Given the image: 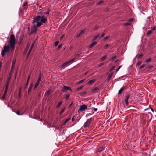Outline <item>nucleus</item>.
Masks as SVG:
<instances>
[{
    "label": "nucleus",
    "mask_w": 156,
    "mask_h": 156,
    "mask_svg": "<svg viewBox=\"0 0 156 156\" xmlns=\"http://www.w3.org/2000/svg\"><path fill=\"white\" fill-rule=\"evenodd\" d=\"M16 43V40L15 38L14 35L12 34L10 37L9 44L5 45L4 47V48L1 52V55L2 57L5 56V52H8L9 51H12L15 48V45Z\"/></svg>",
    "instance_id": "nucleus-1"
},
{
    "label": "nucleus",
    "mask_w": 156,
    "mask_h": 156,
    "mask_svg": "<svg viewBox=\"0 0 156 156\" xmlns=\"http://www.w3.org/2000/svg\"><path fill=\"white\" fill-rule=\"evenodd\" d=\"M42 13V12L38 13V16H36L32 22L33 24H34L35 22H38L39 20H41V19L42 17L41 15Z\"/></svg>",
    "instance_id": "nucleus-2"
},
{
    "label": "nucleus",
    "mask_w": 156,
    "mask_h": 156,
    "mask_svg": "<svg viewBox=\"0 0 156 156\" xmlns=\"http://www.w3.org/2000/svg\"><path fill=\"white\" fill-rule=\"evenodd\" d=\"M92 118H91L87 120L86 122L84 124V128L88 127L90 125L91 122L92 120Z\"/></svg>",
    "instance_id": "nucleus-3"
},
{
    "label": "nucleus",
    "mask_w": 156,
    "mask_h": 156,
    "mask_svg": "<svg viewBox=\"0 0 156 156\" xmlns=\"http://www.w3.org/2000/svg\"><path fill=\"white\" fill-rule=\"evenodd\" d=\"M70 64L69 63V62L67 61L66 62L64 63V64L61 65L60 68L62 69H64L68 66Z\"/></svg>",
    "instance_id": "nucleus-4"
},
{
    "label": "nucleus",
    "mask_w": 156,
    "mask_h": 156,
    "mask_svg": "<svg viewBox=\"0 0 156 156\" xmlns=\"http://www.w3.org/2000/svg\"><path fill=\"white\" fill-rule=\"evenodd\" d=\"M87 108V105L85 104H83L80 106V108L78 111L83 112Z\"/></svg>",
    "instance_id": "nucleus-5"
},
{
    "label": "nucleus",
    "mask_w": 156,
    "mask_h": 156,
    "mask_svg": "<svg viewBox=\"0 0 156 156\" xmlns=\"http://www.w3.org/2000/svg\"><path fill=\"white\" fill-rule=\"evenodd\" d=\"M37 27L35 25H34L31 28V31L30 34L36 32Z\"/></svg>",
    "instance_id": "nucleus-6"
},
{
    "label": "nucleus",
    "mask_w": 156,
    "mask_h": 156,
    "mask_svg": "<svg viewBox=\"0 0 156 156\" xmlns=\"http://www.w3.org/2000/svg\"><path fill=\"white\" fill-rule=\"evenodd\" d=\"M42 17L41 19V23H45L47 21V19L46 17H45L44 15L42 14V13L41 15Z\"/></svg>",
    "instance_id": "nucleus-7"
},
{
    "label": "nucleus",
    "mask_w": 156,
    "mask_h": 156,
    "mask_svg": "<svg viewBox=\"0 0 156 156\" xmlns=\"http://www.w3.org/2000/svg\"><path fill=\"white\" fill-rule=\"evenodd\" d=\"M64 88L62 89V91L63 92H65L66 91H67L68 90H71L70 88L68 87L64 86Z\"/></svg>",
    "instance_id": "nucleus-8"
},
{
    "label": "nucleus",
    "mask_w": 156,
    "mask_h": 156,
    "mask_svg": "<svg viewBox=\"0 0 156 156\" xmlns=\"http://www.w3.org/2000/svg\"><path fill=\"white\" fill-rule=\"evenodd\" d=\"M130 95L129 94L127 95L126 97V98L125 100V101L126 105H128V100L130 97Z\"/></svg>",
    "instance_id": "nucleus-9"
},
{
    "label": "nucleus",
    "mask_w": 156,
    "mask_h": 156,
    "mask_svg": "<svg viewBox=\"0 0 156 156\" xmlns=\"http://www.w3.org/2000/svg\"><path fill=\"white\" fill-rule=\"evenodd\" d=\"M16 61H14L13 60L12 61V65L11 68V69L10 72L13 71V68L15 64Z\"/></svg>",
    "instance_id": "nucleus-10"
},
{
    "label": "nucleus",
    "mask_w": 156,
    "mask_h": 156,
    "mask_svg": "<svg viewBox=\"0 0 156 156\" xmlns=\"http://www.w3.org/2000/svg\"><path fill=\"white\" fill-rule=\"evenodd\" d=\"M97 43L96 41H94L93 42L89 45V48H91L93 47V46L96 45L97 44Z\"/></svg>",
    "instance_id": "nucleus-11"
},
{
    "label": "nucleus",
    "mask_w": 156,
    "mask_h": 156,
    "mask_svg": "<svg viewBox=\"0 0 156 156\" xmlns=\"http://www.w3.org/2000/svg\"><path fill=\"white\" fill-rule=\"evenodd\" d=\"M33 85V84L32 83H31V84H30V85L29 87V89H28V94H29V93L31 92V91L32 90V88Z\"/></svg>",
    "instance_id": "nucleus-12"
},
{
    "label": "nucleus",
    "mask_w": 156,
    "mask_h": 156,
    "mask_svg": "<svg viewBox=\"0 0 156 156\" xmlns=\"http://www.w3.org/2000/svg\"><path fill=\"white\" fill-rule=\"evenodd\" d=\"M40 81H38V80H37V82H36L35 84V86L34 87V90H35L36 89V88L39 85L40 83Z\"/></svg>",
    "instance_id": "nucleus-13"
},
{
    "label": "nucleus",
    "mask_w": 156,
    "mask_h": 156,
    "mask_svg": "<svg viewBox=\"0 0 156 156\" xmlns=\"http://www.w3.org/2000/svg\"><path fill=\"white\" fill-rule=\"evenodd\" d=\"M105 148V146L100 147L98 149V151L99 152H101L103 151Z\"/></svg>",
    "instance_id": "nucleus-14"
},
{
    "label": "nucleus",
    "mask_w": 156,
    "mask_h": 156,
    "mask_svg": "<svg viewBox=\"0 0 156 156\" xmlns=\"http://www.w3.org/2000/svg\"><path fill=\"white\" fill-rule=\"evenodd\" d=\"M96 80L95 79H93L91 80H89L88 82V83L89 85L92 84Z\"/></svg>",
    "instance_id": "nucleus-15"
},
{
    "label": "nucleus",
    "mask_w": 156,
    "mask_h": 156,
    "mask_svg": "<svg viewBox=\"0 0 156 156\" xmlns=\"http://www.w3.org/2000/svg\"><path fill=\"white\" fill-rule=\"evenodd\" d=\"M84 33V30H81L80 31V33L77 35L76 37H79L81 35L83 34Z\"/></svg>",
    "instance_id": "nucleus-16"
},
{
    "label": "nucleus",
    "mask_w": 156,
    "mask_h": 156,
    "mask_svg": "<svg viewBox=\"0 0 156 156\" xmlns=\"http://www.w3.org/2000/svg\"><path fill=\"white\" fill-rule=\"evenodd\" d=\"M124 87H122L118 91V95L121 94L122 93V92L124 91Z\"/></svg>",
    "instance_id": "nucleus-17"
},
{
    "label": "nucleus",
    "mask_w": 156,
    "mask_h": 156,
    "mask_svg": "<svg viewBox=\"0 0 156 156\" xmlns=\"http://www.w3.org/2000/svg\"><path fill=\"white\" fill-rule=\"evenodd\" d=\"M70 119H71V117H69L67 119L64 121V122L63 124V125H65L66 124V123L68 122Z\"/></svg>",
    "instance_id": "nucleus-18"
},
{
    "label": "nucleus",
    "mask_w": 156,
    "mask_h": 156,
    "mask_svg": "<svg viewBox=\"0 0 156 156\" xmlns=\"http://www.w3.org/2000/svg\"><path fill=\"white\" fill-rule=\"evenodd\" d=\"M107 57V56L105 55L103 57H102L101 58H100V61H104L105 58Z\"/></svg>",
    "instance_id": "nucleus-19"
},
{
    "label": "nucleus",
    "mask_w": 156,
    "mask_h": 156,
    "mask_svg": "<svg viewBox=\"0 0 156 156\" xmlns=\"http://www.w3.org/2000/svg\"><path fill=\"white\" fill-rule=\"evenodd\" d=\"M37 22L36 26L37 27H38L40 26H41L42 24V23H41V22Z\"/></svg>",
    "instance_id": "nucleus-20"
},
{
    "label": "nucleus",
    "mask_w": 156,
    "mask_h": 156,
    "mask_svg": "<svg viewBox=\"0 0 156 156\" xmlns=\"http://www.w3.org/2000/svg\"><path fill=\"white\" fill-rule=\"evenodd\" d=\"M41 77H42V73H41V72L40 73V74H39V78H38V80H38V81H41Z\"/></svg>",
    "instance_id": "nucleus-21"
},
{
    "label": "nucleus",
    "mask_w": 156,
    "mask_h": 156,
    "mask_svg": "<svg viewBox=\"0 0 156 156\" xmlns=\"http://www.w3.org/2000/svg\"><path fill=\"white\" fill-rule=\"evenodd\" d=\"M15 112L18 115H20L23 114V113H20V111L19 110H17L16 112Z\"/></svg>",
    "instance_id": "nucleus-22"
},
{
    "label": "nucleus",
    "mask_w": 156,
    "mask_h": 156,
    "mask_svg": "<svg viewBox=\"0 0 156 156\" xmlns=\"http://www.w3.org/2000/svg\"><path fill=\"white\" fill-rule=\"evenodd\" d=\"M99 37V34H98L97 35L95 36L93 39V41H94L96 40Z\"/></svg>",
    "instance_id": "nucleus-23"
},
{
    "label": "nucleus",
    "mask_w": 156,
    "mask_h": 156,
    "mask_svg": "<svg viewBox=\"0 0 156 156\" xmlns=\"http://www.w3.org/2000/svg\"><path fill=\"white\" fill-rule=\"evenodd\" d=\"M62 101H60L59 103L57 105V108H59L61 105H62Z\"/></svg>",
    "instance_id": "nucleus-24"
},
{
    "label": "nucleus",
    "mask_w": 156,
    "mask_h": 156,
    "mask_svg": "<svg viewBox=\"0 0 156 156\" xmlns=\"http://www.w3.org/2000/svg\"><path fill=\"white\" fill-rule=\"evenodd\" d=\"M51 91V89H50L46 92V94L48 95H49Z\"/></svg>",
    "instance_id": "nucleus-25"
},
{
    "label": "nucleus",
    "mask_w": 156,
    "mask_h": 156,
    "mask_svg": "<svg viewBox=\"0 0 156 156\" xmlns=\"http://www.w3.org/2000/svg\"><path fill=\"white\" fill-rule=\"evenodd\" d=\"M152 32V31L151 30H149L147 31V34L149 35L151 34Z\"/></svg>",
    "instance_id": "nucleus-26"
},
{
    "label": "nucleus",
    "mask_w": 156,
    "mask_h": 156,
    "mask_svg": "<svg viewBox=\"0 0 156 156\" xmlns=\"http://www.w3.org/2000/svg\"><path fill=\"white\" fill-rule=\"evenodd\" d=\"M113 73L112 72L109 75L108 77L109 79H110L112 76L113 75Z\"/></svg>",
    "instance_id": "nucleus-27"
},
{
    "label": "nucleus",
    "mask_w": 156,
    "mask_h": 156,
    "mask_svg": "<svg viewBox=\"0 0 156 156\" xmlns=\"http://www.w3.org/2000/svg\"><path fill=\"white\" fill-rule=\"evenodd\" d=\"M116 58V56H114L112 57L110 59V60L111 61H113Z\"/></svg>",
    "instance_id": "nucleus-28"
},
{
    "label": "nucleus",
    "mask_w": 156,
    "mask_h": 156,
    "mask_svg": "<svg viewBox=\"0 0 156 156\" xmlns=\"http://www.w3.org/2000/svg\"><path fill=\"white\" fill-rule=\"evenodd\" d=\"M69 96H70L69 94H68L66 95V98H65V99L66 100H68V99H69Z\"/></svg>",
    "instance_id": "nucleus-29"
},
{
    "label": "nucleus",
    "mask_w": 156,
    "mask_h": 156,
    "mask_svg": "<svg viewBox=\"0 0 156 156\" xmlns=\"http://www.w3.org/2000/svg\"><path fill=\"white\" fill-rule=\"evenodd\" d=\"M99 89V88L98 87H96L95 88H94V89H93L92 91H94L95 90H97Z\"/></svg>",
    "instance_id": "nucleus-30"
},
{
    "label": "nucleus",
    "mask_w": 156,
    "mask_h": 156,
    "mask_svg": "<svg viewBox=\"0 0 156 156\" xmlns=\"http://www.w3.org/2000/svg\"><path fill=\"white\" fill-rule=\"evenodd\" d=\"M85 80H86V79H83V80H81V81H79V82H78V84H80V83H82L84 81H85Z\"/></svg>",
    "instance_id": "nucleus-31"
},
{
    "label": "nucleus",
    "mask_w": 156,
    "mask_h": 156,
    "mask_svg": "<svg viewBox=\"0 0 156 156\" xmlns=\"http://www.w3.org/2000/svg\"><path fill=\"white\" fill-rule=\"evenodd\" d=\"M152 60V59L151 58H148V59H147L145 62H149L150 61H151V60Z\"/></svg>",
    "instance_id": "nucleus-32"
},
{
    "label": "nucleus",
    "mask_w": 156,
    "mask_h": 156,
    "mask_svg": "<svg viewBox=\"0 0 156 156\" xmlns=\"http://www.w3.org/2000/svg\"><path fill=\"white\" fill-rule=\"evenodd\" d=\"M146 66V65L145 64H143L140 67V68L139 69H141L143 68H144V67H145Z\"/></svg>",
    "instance_id": "nucleus-33"
},
{
    "label": "nucleus",
    "mask_w": 156,
    "mask_h": 156,
    "mask_svg": "<svg viewBox=\"0 0 156 156\" xmlns=\"http://www.w3.org/2000/svg\"><path fill=\"white\" fill-rule=\"evenodd\" d=\"M65 108H64L61 111V112H60V115L62 114L64 112V111H65Z\"/></svg>",
    "instance_id": "nucleus-34"
},
{
    "label": "nucleus",
    "mask_w": 156,
    "mask_h": 156,
    "mask_svg": "<svg viewBox=\"0 0 156 156\" xmlns=\"http://www.w3.org/2000/svg\"><path fill=\"white\" fill-rule=\"evenodd\" d=\"M143 56V55L142 54H140L138 56V58H141Z\"/></svg>",
    "instance_id": "nucleus-35"
},
{
    "label": "nucleus",
    "mask_w": 156,
    "mask_h": 156,
    "mask_svg": "<svg viewBox=\"0 0 156 156\" xmlns=\"http://www.w3.org/2000/svg\"><path fill=\"white\" fill-rule=\"evenodd\" d=\"M59 42L58 41H57L56 42H55L54 44L55 46H57L59 44Z\"/></svg>",
    "instance_id": "nucleus-36"
},
{
    "label": "nucleus",
    "mask_w": 156,
    "mask_h": 156,
    "mask_svg": "<svg viewBox=\"0 0 156 156\" xmlns=\"http://www.w3.org/2000/svg\"><path fill=\"white\" fill-rule=\"evenodd\" d=\"M131 24V23H126L124 24V26H127L128 25H129Z\"/></svg>",
    "instance_id": "nucleus-37"
},
{
    "label": "nucleus",
    "mask_w": 156,
    "mask_h": 156,
    "mask_svg": "<svg viewBox=\"0 0 156 156\" xmlns=\"http://www.w3.org/2000/svg\"><path fill=\"white\" fill-rule=\"evenodd\" d=\"M28 83H29V82H28V81H27V82L26 84L25 85V86L24 88V89H25L27 87L28 85Z\"/></svg>",
    "instance_id": "nucleus-38"
},
{
    "label": "nucleus",
    "mask_w": 156,
    "mask_h": 156,
    "mask_svg": "<svg viewBox=\"0 0 156 156\" xmlns=\"http://www.w3.org/2000/svg\"><path fill=\"white\" fill-rule=\"evenodd\" d=\"M142 63L141 61H139L137 63L136 65L137 66H139Z\"/></svg>",
    "instance_id": "nucleus-39"
},
{
    "label": "nucleus",
    "mask_w": 156,
    "mask_h": 156,
    "mask_svg": "<svg viewBox=\"0 0 156 156\" xmlns=\"http://www.w3.org/2000/svg\"><path fill=\"white\" fill-rule=\"evenodd\" d=\"M122 66H120L118 68L116 69V72H117V71H118L119 70V69H120V68L122 67Z\"/></svg>",
    "instance_id": "nucleus-40"
},
{
    "label": "nucleus",
    "mask_w": 156,
    "mask_h": 156,
    "mask_svg": "<svg viewBox=\"0 0 156 156\" xmlns=\"http://www.w3.org/2000/svg\"><path fill=\"white\" fill-rule=\"evenodd\" d=\"M134 19L133 18H131L129 20V21L130 22H133L134 20Z\"/></svg>",
    "instance_id": "nucleus-41"
},
{
    "label": "nucleus",
    "mask_w": 156,
    "mask_h": 156,
    "mask_svg": "<svg viewBox=\"0 0 156 156\" xmlns=\"http://www.w3.org/2000/svg\"><path fill=\"white\" fill-rule=\"evenodd\" d=\"M115 66H112L110 69V70L111 71H112L114 69H115Z\"/></svg>",
    "instance_id": "nucleus-42"
},
{
    "label": "nucleus",
    "mask_w": 156,
    "mask_h": 156,
    "mask_svg": "<svg viewBox=\"0 0 156 156\" xmlns=\"http://www.w3.org/2000/svg\"><path fill=\"white\" fill-rule=\"evenodd\" d=\"M32 50V49H31V48H30V50H29V51L28 52V54H27V55H30V52H31V51Z\"/></svg>",
    "instance_id": "nucleus-43"
},
{
    "label": "nucleus",
    "mask_w": 156,
    "mask_h": 156,
    "mask_svg": "<svg viewBox=\"0 0 156 156\" xmlns=\"http://www.w3.org/2000/svg\"><path fill=\"white\" fill-rule=\"evenodd\" d=\"M75 59V58H73L72 59H71L70 61H68V62H69V63L70 64V63L71 62H73Z\"/></svg>",
    "instance_id": "nucleus-44"
},
{
    "label": "nucleus",
    "mask_w": 156,
    "mask_h": 156,
    "mask_svg": "<svg viewBox=\"0 0 156 156\" xmlns=\"http://www.w3.org/2000/svg\"><path fill=\"white\" fill-rule=\"evenodd\" d=\"M109 36H107L106 37H105L104 38V39L105 40H107V39H108L109 38Z\"/></svg>",
    "instance_id": "nucleus-45"
},
{
    "label": "nucleus",
    "mask_w": 156,
    "mask_h": 156,
    "mask_svg": "<svg viewBox=\"0 0 156 156\" xmlns=\"http://www.w3.org/2000/svg\"><path fill=\"white\" fill-rule=\"evenodd\" d=\"M109 45H110L109 44H106L104 46V47L105 48H107L108 46H109Z\"/></svg>",
    "instance_id": "nucleus-46"
},
{
    "label": "nucleus",
    "mask_w": 156,
    "mask_h": 156,
    "mask_svg": "<svg viewBox=\"0 0 156 156\" xmlns=\"http://www.w3.org/2000/svg\"><path fill=\"white\" fill-rule=\"evenodd\" d=\"M27 2H25L23 4V6L25 7L27 5Z\"/></svg>",
    "instance_id": "nucleus-47"
},
{
    "label": "nucleus",
    "mask_w": 156,
    "mask_h": 156,
    "mask_svg": "<svg viewBox=\"0 0 156 156\" xmlns=\"http://www.w3.org/2000/svg\"><path fill=\"white\" fill-rule=\"evenodd\" d=\"M104 2V1H103V0H101L99 2H98V4H101L102 3H103V2Z\"/></svg>",
    "instance_id": "nucleus-48"
},
{
    "label": "nucleus",
    "mask_w": 156,
    "mask_h": 156,
    "mask_svg": "<svg viewBox=\"0 0 156 156\" xmlns=\"http://www.w3.org/2000/svg\"><path fill=\"white\" fill-rule=\"evenodd\" d=\"M104 64V63H101L100 64L98 65V66L99 67H100L101 66L103 65Z\"/></svg>",
    "instance_id": "nucleus-49"
},
{
    "label": "nucleus",
    "mask_w": 156,
    "mask_h": 156,
    "mask_svg": "<svg viewBox=\"0 0 156 156\" xmlns=\"http://www.w3.org/2000/svg\"><path fill=\"white\" fill-rule=\"evenodd\" d=\"M83 87V86H81V87L78 88V90H80V89H81Z\"/></svg>",
    "instance_id": "nucleus-50"
},
{
    "label": "nucleus",
    "mask_w": 156,
    "mask_h": 156,
    "mask_svg": "<svg viewBox=\"0 0 156 156\" xmlns=\"http://www.w3.org/2000/svg\"><path fill=\"white\" fill-rule=\"evenodd\" d=\"M62 46V44H60L58 45V49L60 48H61V47Z\"/></svg>",
    "instance_id": "nucleus-51"
},
{
    "label": "nucleus",
    "mask_w": 156,
    "mask_h": 156,
    "mask_svg": "<svg viewBox=\"0 0 156 156\" xmlns=\"http://www.w3.org/2000/svg\"><path fill=\"white\" fill-rule=\"evenodd\" d=\"M105 35V33H103L102 35H101V36L100 37V38H102V37H103Z\"/></svg>",
    "instance_id": "nucleus-52"
},
{
    "label": "nucleus",
    "mask_w": 156,
    "mask_h": 156,
    "mask_svg": "<svg viewBox=\"0 0 156 156\" xmlns=\"http://www.w3.org/2000/svg\"><path fill=\"white\" fill-rule=\"evenodd\" d=\"M153 67V66L152 65H151V66H148V68H152Z\"/></svg>",
    "instance_id": "nucleus-53"
},
{
    "label": "nucleus",
    "mask_w": 156,
    "mask_h": 156,
    "mask_svg": "<svg viewBox=\"0 0 156 156\" xmlns=\"http://www.w3.org/2000/svg\"><path fill=\"white\" fill-rule=\"evenodd\" d=\"M30 75L28 77L27 81H28V82H29V80L30 79Z\"/></svg>",
    "instance_id": "nucleus-54"
},
{
    "label": "nucleus",
    "mask_w": 156,
    "mask_h": 156,
    "mask_svg": "<svg viewBox=\"0 0 156 156\" xmlns=\"http://www.w3.org/2000/svg\"><path fill=\"white\" fill-rule=\"evenodd\" d=\"M156 29V27H154L151 29L152 30H154Z\"/></svg>",
    "instance_id": "nucleus-55"
},
{
    "label": "nucleus",
    "mask_w": 156,
    "mask_h": 156,
    "mask_svg": "<svg viewBox=\"0 0 156 156\" xmlns=\"http://www.w3.org/2000/svg\"><path fill=\"white\" fill-rule=\"evenodd\" d=\"M21 87H20L19 90V93H21Z\"/></svg>",
    "instance_id": "nucleus-56"
},
{
    "label": "nucleus",
    "mask_w": 156,
    "mask_h": 156,
    "mask_svg": "<svg viewBox=\"0 0 156 156\" xmlns=\"http://www.w3.org/2000/svg\"><path fill=\"white\" fill-rule=\"evenodd\" d=\"M87 93V92L86 91H84V92H83V93H82V94L84 95V94H86Z\"/></svg>",
    "instance_id": "nucleus-57"
},
{
    "label": "nucleus",
    "mask_w": 156,
    "mask_h": 156,
    "mask_svg": "<svg viewBox=\"0 0 156 156\" xmlns=\"http://www.w3.org/2000/svg\"><path fill=\"white\" fill-rule=\"evenodd\" d=\"M75 120V118H74V116H73L72 118V122H73Z\"/></svg>",
    "instance_id": "nucleus-58"
},
{
    "label": "nucleus",
    "mask_w": 156,
    "mask_h": 156,
    "mask_svg": "<svg viewBox=\"0 0 156 156\" xmlns=\"http://www.w3.org/2000/svg\"><path fill=\"white\" fill-rule=\"evenodd\" d=\"M34 45H33V44H32V45H31V47H30V48H31V49H32V48H33V47H34Z\"/></svg>",
    "instance_id": "nucleus-59"
},
{
    "label": "nucleus",
    "mask_w": 156,
    "mask_h": 156,
    "mask_svg": "<svg viewBox=\"0 0 156 156\" xmlns=\"http://www.w3.org/2000/svg\"><path fill=\"white\" fill-rule=\"evenodd\" d=\"M94 111H97L98 110V109L96 108H94Z\"/></svg>",
    "instance_id": "nucleus-60"
},
{
    "label": "nucleus",
    "mask_w": 156,
    "mask_h": 156,
    "mask_svg": "<svg viewBox=\"0 0 156 156\" xmlns=\"http://www.w3.org/2000/svg\"><path fill=\"white\" fill-rule=\"evenodd\" d=\"M21 93H19V97H20L21 96Z\"/></svg>",
    "instance_id": "nucleus-61"
},
{
    "label": "nucleus",
    "mask_w": 156,
    "mask_h": 156,
    "mask_svg": "<svg viewBox=\"0 0 156 156\" xmlns=\"http://www.w3.org/2000/svg\"><path fill=\"white\" fill-rule=\"evenodd\" d=\"M76 56H80V54H77L76 55Z\"/></svg>",
    "instance_id": "nucleus-62"
},
{
    "label": "nucleus",
    "mask_w": 156,
    "mask_h": 156,
    "mask_svg": "<svg viewBox=\"0 0 156 156\" xmlns=\"http://www.w3.org/2000/svg\"><path fill=\"white\" fill-rule=\"evenodd\" d=\"M63 36H64V35H62V36H61V37H60V39H62L63 38Z\"/></svg>",
    "instance_id": "nucleus-63"
},
{
    "label": "nucleus",
    "mask_w": 156,
    "mask_h": 156,
    "mask_svg": "<svg viewBox=\"0 0 156 156\" xmlns=\"http://www.w3.org/2000/svg\"><path fill=\"white\" fill-rule=\"evenodd\" d=\"M73 104V102H72V103L70 104V105H69V107H71V106H72V104Z\"/></svg>",
    "instance_id": "nucleus-64"
}]
</instances>
